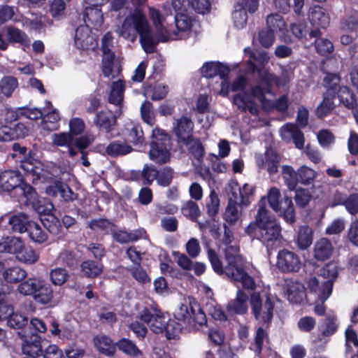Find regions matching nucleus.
Wrapping results in <instances>:
<instances>
[{
    "mask_svg": "<svg viewBox=\"0 0 358 358\" xmlns=\"http://www.w3.org/2000/svg\"><path fill=\"white\" fill-rule=\"evenodd\" d=\"M27 276V272L19 266L5 268L2 272L3 279L8 283H17L24 280Z\"/></svg>",
    "mask_w": 358,
    "mask_h": 358,
    "instance_id": "29",
    "label": "nucleus"
},
{
    "mask_svg": "<svg viewBox=\"0 0 358 358\" xmlns=\"http://www.w3.org/2000/svg\"><path fill=\"white\" fill-rule=\"evenodd\" d=\"M345 227V220L342 217H337L327 225L325 233L327 235L339 234L344 230Z\"/></svg>",
    "mask_w": 358,
    "mask_h": 358,
    "instance_id": "57",
    "label": "nucleus"
},
{
    "mask_svg": "<svg viewBox=\"0 0 358 358\" xmlns=\"http://www.w3.org/2000/svg\"><path fill=\"white\" fill-rule=\"evenodd\" d=\"M89 227L94 231H103L106 233H111L114 225L109 221L104 219H98L92 220Z\"/></svg>",
    "mask_w": 358,
    "mask_h": 358,
    "instance_id": "62",
    "label": "nucleus"
},
{
    "mask_svg": "<svg viewBox=\"0 0 358 358\" xmlns=\"http://www.w3.org/2000/svg\"><path fill=\"white\" fill-rule=\"evenodd\" d=\"M315 49L321 55H326L333 52L334 45L329 39L319 38L315 41Z\"/></svg>",
    "mask_w": 358,
    "mask_h": 358,
    "instance_id": "61",
    "label": "nucleus"
},
{
    "mask_svg": "<svg viewBox=\"0 0 358 358\" xmlns=\"http://www.w3.org/2000/svg\"><path fill=\"white\" fill-rule=\"evenodd\" d=\"M255 188L248 184H244L241 187L237 182H232L229 185L228 196L236 197V201L240 207H248L252 202V197L254 194Z\"/></svg>",
    "mask_w": 358,
    "mask_h": 358,
    "instance_id": "13",
    "label": "nucleus"
},
{
    "mask_svg": "<svg viewBox=\"0 0 358 358\" xmlns=\"http://www.w3.org/2000/svg\"><path fill=\"white\" fill-rule=\"evenodd\" d=\"M260 84L264 87L263 90L261 86L257 85L252 88L251 94H237L234 98V103L238 108L243 110H249L252 114H257L258 108L255 99L258 100L263 106H265V93H270V87L272 85L278 87L285 85L289 82L292 73L289 71L283 69L280 77L271 73L266 69L258 71Z\"/></svg>",
    "mask_w": 358,
    "mask_h": 358,
    "instance_id": "4",
    "label": "nucleus"
},
{
    "mask_svg": "<svg viewBox=\"0 0 358 358\" xmlns=\"http://www.w3.org/2000/svg\"><path fill=\"white\" fill-rule=\"evenodd\" d=\"M334 108L333 96L331 94L327 93L324 96L322 103L317 108V115L320 117H323L329 115Z\"/></svg>",
    "mask_w": 358,
    "mask_h": 358,
    "instance_id": "50",
    "label": "nucleus"
},
{
    "mask_svg": "<svg viewBox=\"0 0 358 358\" xmlns=\"http://www.w3.org/2000/svg\"><path fill=\"white\" fill-rule=\"evenodd\" d=\"M190 1L189 0H171L164 5L163 9L166 15H171L172 10L176 14L184 13L189 7Z\"/></svg>",
    "mask_w": 358,
    "mask_h": 358,
    "instance_id": "40",
    "label": "nucleus"
},
{
    "mask_svg": "<svg viewBox=\"0 0 358 358\" xmlns=\"http://www.w3.org/2000/svg\"><path fill=\"white\" fill-rule=\"evenodd\" d=\"M17 189L20 191L27 201L32 204L37 213L48 215L52 212L53 204L45 199L36 200V192L31 185L22 182Z\"/></svg>",
    "mask_w": 358,
    "mask_h": 358,
    "instance_id": "11",
    "label": "nucleus"
},
{
    "mask_svg": "<svg viewBox=\"0 0 358 358\" xmlns=\"http://www.w3.org/2000/svg\"><path fill=\"white\" fill-rule=\"evenodd\" d=\"M194 124L192 120L187 117H182L177 120L176 125L174 127V132L180 142H187L192 139Z\"/></svg>",
    "mask_w": 358,
    "mask_h": 358,
    "instance_id": "21",
    "label": "nucleus"
},
{
    "mask_svg": "<svg viewBox=\"0 0 358 358\" xmlns=\"http://www.w3.org/2000/svg\"><path fill=\"white\" fill-rule=\"evenodd\" d=\"M316 176L317 173L306 166H302L298 169V182L299 181L302 184H310Z\"/></svg>",
    "mask_w": 358,
    "mask_h": 358,
    "instance_id": "53",
    "label": "nucleus"
},
{
    "mask_svg": "<svg viewBox=\"0 0 358 358\" xmlns=\"http://www.w3.org/2000/svg\"><path fill=\"white\" fill-rule=\"evenodd\" d=\"M245 10L239 4L235 6L232 13V20L234 27L237 29H243L246 24L248 15Z\"/></svg>",
    "mask_w": 358,
    "mask_h": 358,
    "instance_id": "51",
    "label": "nucleus"
},
{
    "mask_svg": "<svg viewBox=\"0 0 358 358\" xmlns=\"http://www.w3.org/2000/svg\"><path fill=\"white\" fill-rule=\"evenodd\" d=\"M28 318L21 313L13 311L7 319L8 326L13 328L20 329L27 324Z\"/></svg>",
    "mask_w": 358,
    "mask_h": 358,
    "instance_id": "56",
    "label": "nucleus"
},
{
    "mask_svg": "<svg viewBox=\"0 0 358 358\" xmlns=\"http://www.w3.org/2000/svg\"><path fill=\"white\" fill-rule=\"evenodd\" d=\"M280 196L281 194L279 189L275 187H271L268 190L266 197L264 196L265 202H266L267 199L270 207L275 213L280 215L286 222L292 224L296 220L295 210L292 199L285 196L280 201Z\"/></svg>",
    "mask_w": 358,
    "mask_h": 358,
    "instance_id": "8",
    "label": "nucleus"
},
{
    "mask_svg": "<svg viewBox=\"0 0 358 358\" xmlns=\"http://www.w3.org/2000/svg\"><path fill=\"white\" fill-rule=\"evenodd\" d=\"M236 196L228 198V204L225 208L223 218L229 225L236 224L242 215V211L239 203L236 201Z\"/></svg>",
    "mask_w": 358,
    "mask_h": 358,
    "instance_id": "22",
    "label": "nucleus"
},
{
    "mask_svg": "<svg viewBox=\"0 0 358 358\" xmlns=\"http://www.w3.org/2000/svg\"><path fill=\"white\" fill-rule=\"evenodd\" d=\"M287 294L288 300L294 303H301L306 296V290L303 284L296 281L287 282Z\"/></svg>",
    "mask_w": 358,
    "mask_h": 358,
    "instance_id": "28",
    "label": "nucleus"
},
{
    "mask_svg": "<svg viewBox=\"0 0 358 358\" xmlns=\"http://www.w3.org/2000/svg\"><path fill=\"white\" fill-rule=\"evenodd\" d=\"M116 345L120 350L129 356L139 357L142 355L141 351L136 344L128 338L120 340Z\"/></svg>",
    "mask_w": 358,
    "mask_h": 358,
    "instance_id": "42",
    "label": "nucleus"
},
{
    "mask_svg": "<svg viewBox=\"0 0 358 358\" xmlns=\"http://www.w3.org/2000/svg\"><path fill=\"white\" fill-rule=\"evenodd\" d=\"M227 66L217 62H206L201 69L202 75L206 78H212L215 76H220L224 78L229 73Z\"/></svg>",
    "mask_w": 358,
    "mask_h": 358,
    "instance_id": "27",
    "label": "nucleus"
},
{
    "mask_svg": "<svg viewBox=\"0 0 358 358\" xmlns=\"http://www.w3.org/2000/svg\"><path fill=\"white\" fill-rule=\"evenodd\" d=\"M337 275L338 269L335 264H328L321 269L319 278L325 280L323 282L324 287L321 292V296L323 300H327L331 295L333 283Z\"/></svg>",
    "mask_w": 358,
    "mask_h": 358,
    "instance_id": "15",
    "label": "nucleus"
},
{
    "mask_svg": "<svg viewBox=\"0 0 358 358\" xmlns=\"http://www.w3.org/2000/svg\"><path fill=\"white\" fill-rule=\"evenodd\" d=\"M132 148L119 141H115L110 143L106 148L107 155L111 157H117L124 155L130 153L132 151Z\"/></svg>",
    "mask_w": 358,
    "mask_h": 358,
    "instance_id": "38",
    "label": "nucleus"
},
{
    "mask_svg": "<svg viewBox=\"0 0 358 358\" xmlns=\"http://www.w3.org/2000/svg\"><path fill=\"white\" fill-rule=\"evenodd\" d=\"M124 135L127 141L134 145L143 143V131L141 127L134 122H128L125 124Z\"/></svg>",
    "mask_w": 358,
    "mask_h": 358,
    "instance_id": "31",
    "label": "nucleus"
},
{
    "mask_svg": "<svg viewBox=\"0 0 358 358\" xmlns=\"http://www.w3.org/2000/svg\"><path fill=\"white\" fill-rule=\"evenodd\" d=\"M17 261L25 264H34L39 259V254L31 246L23 241L15 256Z\"/></svg>",
    "mask_w": 358,
    "mask_h": 358,
    "instance_id": "26",
    "label": "nucleus"
},
{
    "mask_svg": "<svg viewBox=\"0 0 358 358\" xmlns=\"http://www.w3.org/2000/svg\"><path fill=\"white\" fill-rule=\"evenodd\" d=\"M94 342L99 352L108 356L114 354L115 348L110 338L106 336H98L94 338Z\"/></svg>",
    "mask_w": 358,
    "mask_h": 358,
    "instance_id": "39",
    "label": "nucleus"
},
{
    "mask_svg": "<svg viewBox=\"0 0 358 358\" xmlns=\"http://www.w3.org/2000/svg\"><path fill=\"white\" fill-rule=\"evenodd\" d=\"M101 70L106 78H115L120 72V66L115 61L114 52L103 53L101 61Z\"/></svg>",
    "mask_w": 358,
    "mask_h": 358,
    "instance_id": "24",
    "label": "nucleus"
},
{
    "mask_svg": "<svg viewBox=\"0 0 358 358\" xmlns=\"http://www.w3.org/2000/svg\"><path fill=\"white\" fill-rule=\"evenodd\" d=\"M152 141L149 152L150 159L158 164L167 162L170 158L169 138L164 131L155 129L152 131Z\"/></svg>",
    "mask_w": 358,
    "mask_h": 358,
    "instance_id": "9",
    "label": "nucleus"
},
{
    "mask_svg": "<svg viewBox=\"0 0 358 358\" xmlns=\"http://www.w3.org/2000/svg\"><path fill=\"white\" fill-rule=\"evenodd\" d=\"M23 241L15 236H6L0 239V253H9L15 256Z\"/></svg>",
    "mask_w": 358,
    "mask_h": 358,
    "instance_id": "33",
    "label": "nucleus"
},
{
    "mask_svg": "<svg viewBox=\"0 0 358 358\" xmlns=\"http://www.w3.org/2000/svg\"><path fill=\"white\" fill-rule=\"evenodd\" d=\"M115 32L119 36L130 42L136 41L139 36L143 50L148 53L154 52L155 45L159 41L158 36L156 37L152 34L145 15L138 8L124 18L122 23L117 26Z\"/></svg>",
    "mask_w": 358,
    "mask_h": 358,
    "instance_id": "3",
    "label": "nucleus"
},
{
    "mask_svg": "<svg viewBox=\"0 0 358 358\" xmlns=\"http://www.w3.org/2000/svg\"><path fill=\"white\" fill-rule=\"evenodd\" d=\"M256 222L259 236L264 243L278 240L280 237L281 228L278 220L269 213L266 208L265 198H262L258 203Z\"/></svg>",
    "mask_w": 358,
    "mask_h": 358,
    "instance_id": "6",
    "label": "nucleus"
},
{
    "mask_svg": "<svg viewBox=\"0 0 358 358\" xmlns=\"http://www.w3.org/2000/svg\"><path fill=\"white\" fill-rule=\"evenodd\" d=\"M7 36L10 43H17L22 45H28L29 40L27 36L21 30L13 27H7Z\"/></svg>",
    "mask_w": 358,
    "mask_h": 358,
    "instance_id": "48",
    "label": "nucleus"
},
{
    "mask_svg": "<svg viewBox=\"0 0 358 358\" xmlns=\"http://www.w3.org/2000/svg\"><path fill=\"white\" fill-rule=\"evenodd\" d=\"M308 20L313 25L321 28L327 27L330 22L329 14L320 6H313L310 8Z\"/></svg>",
    "mask_w": 358,
    "mask_h": 358,
    "instance_id": "25",
    "label": "nucleus"
},
{
    "mask_svg": "<svg viewBox=\"0 0 358 358\" xmlns=\"http://www.w3.org/2000/svg\"><path fill=\"white\" fill-rule=\"evenodd\" d=\"M267 28L273 32L279 31L284 34L286 24L282 17L278 14H271L266 18Z\"/></svg>",
    "mask_w": 358,
    "mask_h": 358,
    "instance_id": "46",
    "label": "nucleus"
},
{
    "mask_svg": "<svg viewBox=\"0 0 358 358\" xmlns=\"http://www.w3.org/2000/svg\"><path fill=\"white\" fill-rule=\"evenodd\" d=\"M11 291L12 288L8 286L0 289V320H7L8 316L13 313V306L8 304L4 299L5 296Z\"/></svg>",
    "mask_w": 358,
    "mask_h": 358,
    "instance_id": "43",
    "label": "nucleus"
},
{
    "mask_svg": "<svg viewBox=\"0 0 358 358\" xmlns=\"http://www.w3.org/2000/svg\"><path fill=\"white\" fill-rule=\"evenodd\" d=\"M20 166L27 177H30L33 183L49 182L45 188V193L51 196H57L58 194L65 201L73 199L72 190L59 180L55 178L57 168L52 164H44L37 159L29 156L20 161Z\"/></svg>",
    "mask_w": 358,
    "mask_h": 358,
    "instance_id": "2",
    "label": "nucleus"
},
{
    "mask_svg": "<svg viewBox=\"0 0 358 358\" xmlns=\"http://www.w3.org/2000/svg\"><path fill=\"white\" fill-rule=\"evenodd\" d=\"M169 92V87L162 83L156 84L150 90H147L146 93L150 94L152 100L158 101L164 99Z\"/></svg>",
    "mask_w": 358,
    "mask_h": 358,
    "instance_id": "58",
    "label": "nucleus"
},
{
    "mask_svg": "<svg viewBox=\"0 0 358 358\" xmlns=\"http://www.w3.org/2000/svg\"><path fill=\"white\" fill-rule=\"evenodd\" d=\"M141 117L143 121L150 124L152 125L155 120V113L152 108V105L149 101H145L142 103L141 107Z\"/></svg>",
    "mask_w": 358,
    "mask_h": 358,
    "instance_id": "60",
    "label": "nucleus"
},
{
    "mask_svg": "<svg viewBox=\"0 0 358 358\" xmlns=\"http://www.w3.org/2000/svg\"><path fill=\"white\" fill-rule=\"evenodd\" d=\"M206 208L208 214L211 217L217 215L219 211L220 199L215 190L210 191L208 201L206 203Z\"/></svg>",
    "mask_w": 358,
    "mask_h": 358,
    "instance_id": "59",
    "label": "nucleus"
},
{
    "mask_svg": "<svg viewBox=\"0 0 358 358\" xmlns=\"http://www.w3.org/2000/svg\"><path fill=\"white\" fill-rule=\"evenodd\" d=\"M74 41L76 46L82 50H93L97 44L90 27L85 25L77 28Z\"/></svg>",
    "mask_w": 358,
    "mask_h": 358,
    "instance_id": "17",
    "label": "nucleus"
},
{
    "mask_svg": "<svg viewBox=\"0 0 358 358\" xmlns=\"http://www.w3.org/2000/svg\"><path fill=\"white\" fill-rule=\"evenodd\" d=\"M149 15L156 27L158 37L162 41L185 38L187 32L190 30L192 25V19L189 16L184 13L176 14L175 21L177 31L170 33L169 30L164 27V18L159 10L150 8Z\"/></svg>",
    "mask_w": 358,
    "mask_h": 358,
    "instance_id": "5",
    "label": "nucleus"
},
{
    "mask_svg": "<svg viewBox=\"0 0 358 358\" xmlns=\"http://www.w3.org/2000/svg\"><path fill=\"white\" fill-rule=\"evenodd\" d=\"M181 331L180 325L175 321L168 318L164 332L168 339L176 338Z\"/></svg>",
    "mask_w": 358,
    "mask_h": 358,
    "instance_id": "63",
    "label": "nucleus"
},
{
    "mask_svg": "<svg viewBox=\"0 0 358 358\" xmlns=\"http://www.w3.org/2000/svg\"><path fill=\"white\" fill-rule=\"evenodd\" d=\"M103 266L101 263L92 260L84 261L80 264L83 275L87 278H95L103 272Z\"/></svg>",
    "mask_w": 358,
    "mask_h": 358,
    "instance_id": "35",
    "label": "nucleus"
},
{
    "mask_svg": "<svg viewBox=\"0 0 358 358\" xmlns=\"http://www.w3.org/2000/svg\"><path fill=\"white\" fill-rule=\"evenodd\" d=\"M18 335L22 341L23 358H41L43 350L40 344L39 337L35 334H31L29 336L21 331L18 332Z\"/></svg>",
    "mask_w": 358,
    "mask_h": 358,
    "instance_id": "12",
    "label": "nucleus"
},
{
    "mask_svg": "<svg viewBox=\"0 0 358 358\" xmlns=\"http://www.w3.org/2000/svg\"><path fill=\"white\" fill-rule=\"evenodd\" d=\"M16 290L22 296H31L41 304L50 303L53 297L52 287L38 278H30L21 282Z\"/></svg>",
    "mask_w": 358,
    "mask_h": 358,
    "instance_id": "7",
    "label": "nucleus"
},
{
    "mask_svg": "<svg viewBox=\"0 0 358 358\" xmlns=\"http://www.w3.org/2000/svg\"><path fill=\"white\" fill-rule=\"evenodd\" d=\"M184 144L188 147L189 152L198 162L202 159L204 150L201 142L198 139L192 138L187 142H185Z\"/></svg>",
    "mask_w": 358,
    "mask_h": 358,
    "instance_id": "55",
    "label": "nucleus"
},
{
    "mask_svg": "<svg viewBox=\"0 0 358 358\" xmlns=\"http://www.w3.org/2000/svg\"><path fill=\"white\" fill-rule=\"evenodd\" d=\"M280 163V157L272 150H268L264 155L257 158V166L265 169L269 174H274L278 172Z\"/></svg>",
    "mask_w": 358,
    "mask_h": 358,
    "instance_id": "19",
    "label": "nucleus"
},
{
    "mask_svg": "<svg viewBox=\"0 0 358 358\" xmlns=\"http://www.w3.org/2000/svg\"><path fill=\"white\" fill-rule=\"evenodd\" d=\"M69 278L67 271L62 268H56L50 271V280L55 285H62Z\"/></svg>",
    "mask_w": 358,
    "mask_h": 358,
    "instance_id": "52",
    "label": "nucleus"
},
{
    "mask_svg": "<svg viewBox=\"0 0 358 358\" xmlns=\"http://www.w3.org/2000/svg\"><path fill=\"white\" fill-rule=\"evenodd\" d=\"M251 311L255 318L264 324L269 323L273 315V303L270 297H266L263 303L262 299L258 292H253L250 296Z\"/></svg>",
    "mask_w": 358,
    "mask_h": 358,
    "instance_id": "10",
    "label": "nucleus"
},
{
    "mask_svg": "<svg viewBox=\"0 0 358 358\" xmlns=\"http://www.w3.org/2000/svg\"><path fill=\"white\" fill-rule=\"evenodd\" d=\"M333 252L331 243L325 238L317 241L314 248V256L318 260H325L329 258Z\"/></svg>",
    "mask_w": 358,
    "mask_h": 358,
    "instance_id": "32",
    "label": "nucleus"
},
{
    "mask_svg": "<svg viewBox=\"0 0 358 358\" xmlns=\"http://www.w3.org/2000/svg\"><path fill=\"white\" fill-rule=\"evenodd\" d=\"M277 266L283 271H297L301 267V262L294 252L283 250L278 254Z\"/></svg>",
    "mask_w": 358,
    "mask_h": 358,
    "instance_id": "16",
    "label": "nucleus"
},
{
    "mask_svg": "<svg viewBox=\"0 0 358 358\" xmlns=\"http://www.w3.org/2000/svg\"><path fill=\"white\" fill-rule=\"evenodd\" d=\"M84 9V21L85 26H90L99 28L103 24V14L101 10V6H95L83 4Z\"/></svg>",
    "mask_w": 358,
    "mask_h": 358,
    "instance_id": "20",
    "label": "nucleus"
},
{
    "mask_svg": "<svg viewBox=\"0 0 358 358\" xmlns=\"http://www.w3.org/2000/svg\"><path fill=\"white\" fill-rule=\"evenodd\" d=\"M224 236L222 244L224 245V251L227 265L224 268L216 252L211 249L208 250V257L212 267L217 274H224L236 282H240L247 289L255 287V281L244 270V260L239 254V249L232 244L234 235L226 224H224Z\"/></svg>",
    "mask_w": 358,
    "mask_h": 358,
    "instance_id": "1",
    "label": "nucleus"
},
{
    "mask_svg": "<svg viewBox=\"0 0 358 358\" xmlns=\"http://www.w3.org/2000/svg\"><path fill=\"white\" fill-rule=\"evenodd\" d=\"M180 210L184 216L192 221L196 220L200 215V210L198 205L191 200L185 202Z\"/></svg>",
    "mask_w": 358,
    "mask_h": 358,
    "instance_id": "49",
    "label": "nucleus"
},
{
    "mask_svg": "<svg viewBox=\"0 0 358 358\" xmlns=\"http://www.w3.org/2000/svg\"><path fill=\"white\" fill-rule=\"evenodd\" d=\"M59 119L58 112L54 109L52 111L48 112L43 117L42 127L45 130H55L57 128V122Z\"/></svg>",
    "mask_w": 358,
    "mask_h": 358,
    "instance_id": "54",
    "label": "nucleus"
},
{
    "mask_svg": "<svg viewBox=\"0 0 358 358\" xmlns=\"http://www.w3.org/2000/svg\"><path fill=\"white\" fill-rule=\"evenodd\" d=\"M248 296L246 293L238 289L236 298L229 302L227 309L231 313L244 315L248 310Z\"/></svg>",
    "mask_w": 358,
    "mask_h": 358,
    "instance_id": "23",
    "label": "nucleus"
},
{
    "mask_svg": "<svg viewBox=\"0 0 358 358\" xmlns=\"http://www.w3.org/2000/svg\"><path fill=\"white\" fill-rule=\"evenodd\" d=\"M140 319L149 324L150 329L154 333H163L168 318L160 311L154 310L151 313L145 309L140 314Z\"/></svg>",
    "mask_w": 358,
    "mask_h": 358,
    "instance_id": "14",
    "label": "nucleus"
},
{
    "mask_svg": "<svg viewBox=\"0 0 358 358\" xmlns=\"http://www.w3.org/2000/svg\"><path fill=\"white\" fill-rule=\"evenodd\" d=\"M17 87V80L13 76H4L0 80V92L6 97L11 96Z\"/></svg>",
    "mask_w": 358,
    "mask_h": 358,
    "instance_id": "41",
    "label": "nucleus"
},
{
    "mask_svg": "<svg viewBox=\"0 0 358 358\" xmlns=\"http://www.w3.org/2000/svg\"><path fill=\"white\" fill-rule=\"evenodd\" d=\"M22 182V176L16 171L7 170L0 173V189L2 191L17 189Z\"/></svg>",
    "mask_w": 358,
    "mask_h": 358,
    "instance_id": "18",
    "label": "nucleus"
},
{
    "mask_svg": "<svg viewBox=\"0 0 358 358\" xmlns=\"http://www.w3.org/2000/svg\"><path fill=\"white\" fill-rule=\"evenodd\" d=\"M52 143L57 146H70L72 143L73 138L69 133L62 132L59 134H53L51 136Z\"/></svg>",
    "mask_w": 358,
    "mask_h": 358,
    "instance_id": "64",
    "label": "nucleus"
},
{
    "mask_svg": "<svg viewBox=\"0 0 358 358\" xmlns=\"http://www.w3.org/2000/svg\"><path fill=\"white\" fill-rule=\"evenodd\" d=\"M282 175L289 189H295L298 182V171H295L292 166L285 165L282 167Z\"/></svg>",
    "mask_w": 358,
    "mask_h": 358,
    "instance_id": "45",
    "label": "nucleus"
},
{
    "mask_svg": "<svg viewBox=\"0 0 358 358\" xmlns=\"http://www.w3.org/2000/svg\"><path fill=\"white\" fill-rule=\"evenodd\" d=\"M94 123L97 127L109 131L116 124V116L110 110H101L96 114Z\"/></svg>",
    "mask_w": 358,
    "mask_h": 358,
    "instance_id": "30",
    "label": "nucleus"
},
{
    "mask_svg": "<svg viewBox=\"0 0 358 358\" xmlns=\"http://www.w3.org/2000/svg\"><path fill=\"white\" fill-rule=\"evenodd\" d=\"M30 222L27 215L22 213L13 215L9 220L12 230L21 234L27 231L28 224Z\"/></svg>",
    "mask_w": 358,
    "mask_h": 358,
    "instance_id": "44",
    "label": "nucleus"
},
{
    "mask_svg": "<svg viewBox=\"0 0 358 358\" xmlns=\"http://www.w3.org/2000/svg\"><path fill=\"white\" fill-rule=\"evenodd\" d=\"M313 231L312 229L307 225H302L299 228L296 243L299 248L305 250L308 248L313 243Z\"/></svg>",
    "mask_w": 358,
    "mask_h": 358,
    "instance_id": "34",
    "label": "nucleus"
},
{
    "mask_svg": "<svg viewBox=\"0 0 358 358\" xmlns=\"http://www.w3.org/2000/svg\"><path fill=\"white\" fill-rule=\"evenodd\" d=\"M124 91V85L122 80L114 82L108 97L109 102L115 105H120L123 99Z\"/></svg>",
    "mask_w": 358,
    "mask_h": 358,
    "instance_id": "47",
    "label": "nucleus"
},
{
    "mask_svg": "<svg viewBox=\"0 0 358 358\" xmlns=\"http://www.w3.org/2000/svg\"><path fill=\"white\" fill-rule=\"evenodd\" d=\"M340 103L349 109H352L357 106V99L352 90L346 87H341L337 92Z\"/></svg>",
    "mask_w": 358,
    "mask_h": 358,
    "instance_id": "36",
    "label": "nucleus"
},
{
    "mask_svg": "<svg viewBox=\"0 0 358 358\" xmlns=\"http://www.w3.org/2000/svg\"><path fill=\"white\" fill-rule=\"evenodd\" d=\"M27 231L30 239L36 243H43L48 239L47 233L35 222L28 224Z\"/></svg>",
    "mask_w": 358,
    "mask_h": 358,
    "instance_id": "37",
    "label": "nucleus"
}]
</instances>
